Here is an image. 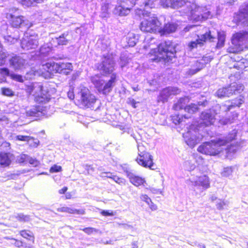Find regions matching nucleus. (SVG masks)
I'll list each match as a JSON object with an SVG mask.
<instances>
[{
	"instance_id": "nucleus-1",
	"label": "nucleus",
	"mask_w": 248,
	"mask_h": 248,
	"mask_svg": "<svg viewBox=\"0 0 248 248\" xmlns=\"http://www.w3.org/2000/svg\"><path fill=\"white\" fill-rule=\"evenodd\" d=\"M217 113L213 109L203 111L200 116V122L191 124L186 132L183 133V137L187 140H202L203 136L200 133L203 128L213 124L215 122Z\"/></svg>"
},
{
	"instance_id": "nucleus-2",
	"label": "nucleus",
	"mask_w": 248,
	"mask_h": 248,
	"mask_svg": "<svg viewBox=\"0 0 248 248\" xmlns=\"http://www.w3.org/2000/svg\"><path fill=\"white\" fill-rule=\"evenodd\" d=\"M173 9L182 8V10L187 15L190 20L194 22L202 21L208 18L210 12H203V8L187 0H174Z\"/></svg>"
},
{
	"instance_id": "nucleus-3",
	"label": "nucleus",
	"mask_w": 248,
	"mask_h": 248,
	"mask_svg": "<svg viewBox=\"0 0 248 248\" xmlns=\"http://www.w3.org/2000/svg\"><path fill=\"white\" fill-rule=\"evenodd\" d=\"M157 51L155 50L153 58L150 59L152 62H158L162 60L165 62H172L175 58V49L172 42L170 41L160 43L157 46Z\"/></svg>"
},
{
	"instance_id": "nucleus-4",
	"label": "nucleus",
	"mask_w": 248,
	"mask_h": 248,
	"mask_svg": "<svg viewBox=\"0 0 248 248\" xmlns=\"http://www.w3.org/2000/svg\"><path fill=\"white\" fill-rule=\"evenodd\" d=\"M139 14H142L144 19L140 25V30L150 33H155L160 31L161 23L154 14L146 10H139Z\"/></svg>"
},
{
	"instance_id": "nucleus-5",
	"label": "nucleus",
	"mask_w": 248,
	"mask_h": 248,
	"mask_svg": "<svg viewBox=\"0 0 248 248\" xmlns=\"http://www.w3.org/2000/svg\"><path fill=\"white\" fill-rule=\"evenodd\" d=\"M230 140H210L200 145L197 150L199 152L205 155H215L218 154L223 149L222 146L228 144ZM231 141L232 140H231Z\"/></svg>"
},
{
	"instance_id": "nucleus-6",
	"label": "nucleus",
	"mask_w": 248,
	"mask_h": 248,
	"mask_svg": "<svg viewBox=\"0 0 248 248\" xmlns=\"http://www.w3.org/2000/svg\"><path fill=\"white\" fill-rule=\"evenodd\" d=\"M116 79V74L114 73L111 75L110 79L106 83H105L104 80L98 75L92 77L91 78L92 82L98 92L105 95L108 94L112 91L115 85Z\"/></svg>"
},
{
	"instance_id": "nucleus-7",
	"label": "nucleus",
	"mask_w": 248,
	"mask_h": 248,
	"mask_svg": "<svg viewBox=\"0 0 248 248\" xmlns=\"http://www.w3.org/2000/svg\"><path fill=\"white\" fill-rule=\"evenodd\" d=\"M189 101V99L187 96L180 98L177 103L173 105V108L175 110L184 108L185 111L187 112L189 115H190L198 111V106L204 107L207 106L208 104V102L205 99H204L202 101H198L197 104H191L189 105L186 106V105Z\"/></svg>"
},
{
	"instance_id": "nucleus-8",
	"label": "nucleus",
	"mask_w": 248,
	"mask_h": 248,
	"mask_svg": "<svg viewBox=\"0 0 248 248\" xmlns=\"http://www.w3.org/2000/svg\"><path fill=\"white\" fill-rule=\"evenodd\" d=\"M43 69L49 73H58L68 75L73 70V65L69 62H47L42 65Z\"/></svg>"
},
{
	"instance_id": "nucleus-9",
	"label": "nucleus",
	"mask_w": 248,
	"mask_h": 248,
	"mask_svg": "<svg viewBox=\"0 0 248 248\" xmlns=\"http://www.w3.org/2000/svg\"><path fill=\"white\" fill-rule=\"evenodd\" d=\"M216 39V37L213 36L211 34V31H209L201 36L198 35V38L195 41H192L189 42L187 44L186 50L189 57H192L191 52L198 47H202L204 43L209 41L210 42H215Z\"/></svg>"
},
{
	"instance_id": "nucleus-10",
	"label": "nucleus",
	"mask_w": 248,
	"mask_h": 248,
	"mask_svg": "<svg viewBox=\"0 0 248 248\" xmlns=\"http://www.w3.org/2000/svg\"><path fill=\"white\" fill-rule=\"evenodd\" d=\"M7 18L9 19V23L15 28H19L22 31H26L31 26L29 21L25 16H16L12 14H8Z\"/></svg>"
},
{
	"instance_id": "nucleus-11",
	"label": "nucleus",
	"mask_w": 248,
	"mask_h": 248,
	"mask_svg": "<svg viewBox=\"0 0 248 248\" xmlns=\"http://www.w3.org/2000/svg\"><path fill=\"white\" fill-rule=\"evenodd\" d=\"M248 42V31H242L233 34L232 39V43L238 47L236 50L231 51L233 53L242 51L244 47L247 46Z\"/></svg>"
},
{
	"instance_id": "nucleus-12",
	"label": "nucleus",
	"mask_w": 248,
	"mask_h": 248,
	"mask_svg": "<svg viewBox=\"0 0 248 248\" xmlns=\"http://www.w3.org/2000/svg\"><path fill=\"white\" fill-rule=\"evenodd\" d=\"M243 86L233 83L229 87L219 89L216 92V95L218 98L229 97L233 94L240 93L243 90Z\"/></svg>"
},
{
	"instance_id": "nucleus-13",
	"label": "nucleus",
	"mask_w": 248,
	"mask_h": 248,
	"mask_svg": "<svg viewBox=\"0 0 248 248\" xmlns=\"http://www.w3.org/2000/svg\"><path fill=\"white\" fill-rule=\"evenodd\" d=\"M233 20L237 25L248 26V1L241 5L239 13L234 16Z\"/></svg>"
},
{
	"instance_id": "nucleus-14",
	"label": "nucleus",
	"mask_w": 248,
	"mask_h": 248,
	"mask_svg": "<svg viewBox=\"0 0 248 248\" xmlns=\"http://www.w3.org/2000/svg\"><path fill=\"white\" fill-rule=\"evenodd\" d=\"M80 95V101L81 105L87 108H92L96 102L95 96L90 93V91L84 88L82 89L79 93Z\"/></svg>"
},
{
	"instance_id": "nucleus-15",
	"label": "nucleus",
	"mask_w": 248,
	"mask_h": 248,
	"mask_svg": "<svg viewBox=\"0 0 248 248\" xmlns=\"http://www.w3.org/2000/svg\"><path fill=\"white\" fill-rule=\"evenodd\" d=\"M115 63L111 57L104 56L100 63L95 65L97 69L104 74H109L114 70Z\"/></svg>"
},
{
	"instance_id": "nucleus-16",
	"label": "nucleus",
	"mask_w": 248,
	"mask_h": 248,
	"mask_svg": "<svg viewBox=\"0 0 248 248\" xmlns=\"http://www.w3.org/2000/svg\"><path fill=\"white\" fill-rule=\"evenodd\" d=\"M189 185L193 187L194 191L199 189L202 191L210 187V181L209 177L205 175H202L198 177L197 180H189Z\"/></svg>"
},
{
	"instance_id": "nucleus-17",
	"label": "nucleus",
	"mask_w": 248,
	"mask_h": 248,
	"mask_svg": "<svg viewBox=\"0 0 248 248\" xmlns=\"http://www.w3.org/2000/svg\"><path fill=\"white\" fill-rule=\"evenodd\" d=\"M136 160L140 165L144 168L152 170L156 169L155 165L153 162V157L150 153H144L143 155H139Z\"/></svg>"
},
{
	"instance_id": "nucleus-18",
	"label": "nucleus",
	"mask_w": 248,
	"mask_h": 248,
	"mask_svg": "<svg viewBox=\"0 0 248 248\" xmlns=\"http://www.w3.org/2000/svg\"><path fill=\"white\" fill-rule=\"evenodd\" d=\"M130 5L129 2L126 3L125 0H117V5L113 10V13L119 16H127L130 12Z\"/></svg>"
},
{
	"instance_id": "nucleus-19",
	"label": "nucleus",
	"mask_w": 248,
	"mask_h": 248,
	"mask_svg": "<svg viewBox=\"0 0 248 248\" xmlns=\"http://www.w3.org/2000/svg\"><path fill=\"white\" fill-rule=\"evenodd\" d=\"M180 89L177 87H168L163 89L157 97L158 102L165 103L167 102L169 98L172 95H176L179 93Z\"/></svg>"
},
{
	"instance_id": "nucleus-20",
	"label": "nucleus",
	"mask_w": 248,
	"mask_h": 248,
	"mask_svg": "<svg viewBox=\"0 0 248 248\" xmlns=\"http://www.w3.org/2000/svg\"><path fill=\"white\" fill-rule=\"evenodd\" d=\"M37 36L31 35L29 37L26 36L21 41V47L25 50H29L36 48L38 46Z\"/></svg>"
},
{
	"instance_id": "nucleus-21",
	"label": "nucleus",
	"mask_w": 248,
	"mask_h": 248,
	"mask_svg": "<svg viewBox=\"0 0 248 248\" xmlns=\"http://www.w3.org/2000/svg\"><path fill=\"white\" fill-rule=\"evenodd\" d=\"M8 61L10 66L15 70H20L24 67L26 61L21 56L12 54L10 55Z\"/></svg>"
},
{
	"instance_id": "nucleus-22",
	"label": "nucleus",
	"mask_w": 248,
	"mask_h": 248,
	"mask_svg": "<svg viewBox=\"0 0 248 248\" xmlns=\"http://www.w3.org/2000/svg\"><path fill=\"white\" fill-rule=\"evenodd\" d=\"M46 111L40 106H33L26 110L27 116L31 117H40L45 114Z\"/></svg>"
},
{
	"instance_id": "nucleus-23",
	"label": "nucleus",
	"mask_w": 248,
	"mask_h": 248,
	"mask_svg": "<svg viewBox=\"0 0 248 248\" xmlns=\"http://www.w3.org/2000/svg\"><path fill=\"white\" fill-rule=\"evenodd\" d=\"M124 172L127 177L129 178L130 182L136 186L143 185L145 181L141 177L136 176L135 174L129 170H124Z\"/></svg>"
},
{
	"instance_id": "nucleus-24",
	"label": "nucleus",
	"mask_w": 248,
	"mask_h": 248,
	"mask_svg": "<svg viewBox=\"0 0 248 248\" xmlns=\"http://www.w3.org/2000/svg\"><path fill=\"white\" fill-rule=\"evenodd\" d=\"M206 62L204 59L197 61L192 65L191 67L187 71L186 73L188 75H193L203 68Z\"/></svg>"
},
{
	"instance_id": "nucleus-25",
	"label": "nucleus",
	"mask_w": 248,
	"mask_h": 248,
	"mask_svg": "<svg viewBox=\"0 0 248 248\" xmlns=\"http://www.w3.org/2000/svg\"><path fill=\"white\" fill-rule=\"evenodd\" d=\"M13 156V155L10 153H0V166L4 167L9 166L11 163Z\"/></svg>"
},
{
	"instance_id": "nucleus-26",
	"label": "nucleus",
	"mask_w": 248,
	"mask_h": 248,
	"mask_svg": "<svg viewBox=\"0 0 248 248\" xmlns=\"http://www.w3.org/2000/svg\"><path fill=\"white\" fill-rule=\"evenodd\" d=\"M68 33L64 32L58 37L53 38L51 40L52 44L54 46L61 45H66L68 43V40L66 38Z\"/></svg>"
},
{
	"instance_id": "nucleus-27",
	"label": "nucleus",
	"mask_w": 248,
	"mask_h": 248,
	"mask_svg": "<svg viewBox=\"0 0 248 248\" xmlns=\"http://www.w3.org/2000/svg\"><path fill=\"white\" fill-rule=\"evenodd\" d=\"M58 212H66L69 214L75 215H84L85 213V210L83 209H77L74 208L62 207L57 209Z\"/></svg>"
},
{
	"instance_id": "nucleus-28",
	"label": "nucleus",
	"mask_w": 248,
	"mask_h": 248,
	"mask_svg": "<svg viewBox=\"0 0 248 248\" xmlns=\"http://www.w3.org/2000/svg\"><path fill=\"white\" fill-rule=\"evenodd\" d=\"M177 29V25L173 23H168L165 24L164 27L160 28V32L163 34H168L174 32Z\"/></svg>"
},
{
	"instance_id": "nucleus-29",
	"label": "nucleus",
	"mask_w": 248,
	"mask_h": 248,
	"mask_svg": "<svg viewBox=\"0 0 248 248\" xmlns=\"http://www.w3.org/2000/svg\"><path fill=\"white\" fill-rule=\"evenodd\" d=\"M190 117V115H182L175 114L171 116V121L172 123L175 125L180 124L183 125L184 119H188Z\"/></svg>"
},
{
	"instance_id": "nucleus-30",
	"label": "nucleus",
	"mask_w": 248,
	"mask_h": 248,
	"mask_svg": "<svg viewBox=\"0 0 248 248\" xmlns=\"http://www.w3.org/2000/svg\"><path fill=\"white\" fill-rule=\"evenodd\" d=\"M137 146L139 155H143L144 153H148L146 150L149 148L148 147V144L146 140H140V142H137Z\"/></svg>"
},
{
	"instance_id": "nucleus-31",
	"label": "nucleus",
	"mask_w": 248,
	"mask_h": 248,
	"mask_svg": "<svg viewBox=\"0 0 248 248\" xmlns=\"http://www.w3.org/2000/svg\"><path fill=\"white\" fill-rule=\"evenodd\" d=\"M52 46H53V44L51 41L42 46L40 48V54L44 56L46 55L52 50Z\"/></svg>"
},
{
	"instance_id": "nucleus-32",
	"label": "nucleus",
	"mask_w": 248,
	"mask_h": 248,
	"mask_svg": "<svg viewBox=\"0 0 248 248\" xmlns=\"http://www.w3.org/2000/svg\"><path fill=\"white\" fill-rule=\"evenodd\" d=\"M35 100L39 103H46L48 102L50 100L49 95L47 93H41L40 94L35 96Z\"/></svg>"
},
{
	"instance_id": "nucleus-33",
	"label": "nucleus",
	"mask_w": 248,
	"mask_h": 248,
	"mask_svg": "<svg viewBox=\"0 0 248 248\" xmlns=\"http://www.w3.org/2000/svg\"><path fill=\"white\" fill-rule=\"evenodd\" d=\"M20 235L24 238L33 242L34 237L33 233L29 230H22L20 232Z\"/></svg>"
},
{
	"instance_id": "nucleus-34",
	"label": "nucleus",
	"mask_w": 248,
	"mask_h": 248,
	"mask_svg": "<svg viewBox=\"0 0 248 248\" xmlns=\"http://www.w3.org/2000/svg\"><path fill=\"white\" fill-rule=\"evenodd\" d=\"M225 41V35L224 33L221 32L217 33V43L216 45V48L217 49L222 47L224 45Z\"/></svg>"
},
{
	"instance_id": "nucleus-35",
	"label": "nucleus",
	"mask_w": 248,
	"mask_h": 248,
	"mask_svg": "<svg viewBox=\"0 0 248 248\" xmlns=\"http://www.w3.org/2000/svg\"><path fill=\"white\" fill-rule=\"evenodd\" d=\"M16 1L24 6L29 7L33 5L34 2L41 3L43 0H16Z\"/></svg>"
},
{
	"instance_id": "nucleus-36",
	"label": "nucleus",
	"mask_w": 248,
	"mask_h": 248,
	"mask_svg": "<svg viewBox=\"0 0 248 248\" xmlns=\"http://www.w3.org/2000/svg\"><path fill=\"white\" fill-rule=\"evenodd\" d=\"M244 102L243 98L240 97L238 98H236V99L232 101L231 105H229L228 107V110H230L232 108L235 107H240V106Z\"/></svg>"
},
{
	"instance_id": "nucleus-37",
	"label": "nucleus",
	"mask_w": 248,
	"mask_h": 248,
	"mask_svg": "<svg viewBox=\"0 0 248 248\" xmlns=\"http://www.w3.org/2000/svg\"><path fill=\"white\" fill-rule=\"evenodd\" d=\"M234 67L238 69H242L248 66V61L245 59H241L234 64Z\"/></svg>"
},
{
	"instance_id": "nucleus-38",
	"label": "nucleus",
	"mask_w": 248,
	"mask_h": 248,
	"mask_svg": "<svg viewBox=\"0 0 248 248\" xmlns=\"http://www.w3.org/2000/svg\"><path fill=\"white\" fill-rule=\"evenodd\" d=\"M16 218L21 222H28L31 220V216L24 215L23 213H18L15 216Z\"/></svg>"
},
{
	"instance_id": "nucleus-39",
	"label": "nucleus",
	"mask_w": 248,
	"mask_h": 248,
	"mask_svg": "<svg viewBox=\"0 0 248 248\" xmlns=\"http://www.w3.org/2000/svg\"><path fill=\"white\" fill-rule=\"evenodd\" d=\"M240 132L238 130L234 129L232 130L228 135L226 140H236L240 136Z\"/></svg>"
},
{
	"instance_id": "nucleus-40",
	"label": "nucleus",
	"mask_w": 248,
	"mask_h": 248,
	"mask_svg": "<svg viewBox=\"0 0 248 248\" xmlns=\"http://www.w3.org/2000/svg\"><path fill=\"white\" fill-rule=\"evenodd\" d=\"M10 55H8L5 53V52L3 51L2 47L0 49V65H2L5 64L6 60L8 61Z\"/></svg>"
},
{
	"instance_id": "nucleus-41",
	"label": "nucleus",
	"mask_w": 248,
	"mask_h": 248,
	"mask_svg": "<svg viewBox=\"0 0 248 248\" xmlns=\"http://www.w3.org/2000/svg\"><path fill=\"white\" fill-rule=\"evenodd\" d=\"M138 39L135 34L130 33L128 34L127 43L130 46H134L137 42Z\"/></svg>"
},
{
	"instance_id": "nucleus-42",
	"label": "nucleus",
	"mask_w": 248,
	"mask_h": 248,
	"mask_svg": "<svg viewBox=\"0 0 248 248\" xmlns=\"http://www.w3.org/2000/svg\"><path fill=\"white\" fill-rule=\"evenodd\" d=\"M158 0H147L143 3L145 8L148 9V8H155L158 3Z\"/></svg>"
},
{
	"instance_id": "nucleus-43",
	"label": "nucleus",
	"mask_w": 248,
	"mask_h": 248,
	"mask_svg": "<svg viewBox=\"0 0 248 248\" xmlns=\"http://www.w3.org/2000/svg\"><path fill=\"white\" fill-rule=\"evenodd\" d=\"M1 92L2 95L8 97H12L15 95V92L9 88H1Z\"/></svg>"
},
{
	"instance_id": "nucleus-44",
	"label": "nucleus",
	"mask_w": 248,
	"mask_h": 248,
	"mask_svg": "<svg viewBox=\"0 0 248 248\" xmlns=\"http://www.w3.org/2000/svg\"><path fill=\"white\" fill-rule=\"evenodd\" d=\"M161 5L164 8L170 7L173 8L174 0H161Z\"/></svg>"
},
{
	"instance_id": "nucleus-45",
	"label": "nucleus",
	"mask_w": 248,
	"mask_h": 248,
	"mask_svg": "<svg viewBox=\"0 0 248 248\" xmlns=\"http://www.w3.org/2000/svg\"><path fill=\"white\" fill-rule=\"evenodd\" d=\"M232 167H227L224 168L221 174L223 176L228 177L232 174Z\"/></svg>"
},
{
	"instance_id": "nucleus-46",
	"label": "nucleus",
	"mask_w": 248,
	"mask_h": 248,
	"mask_svg": "<svg viewBox=\"0 0 248 248\" xmlns=\"http://www.w3.org/2000/svg\"><path fill=\"white\" fill-rule=\"evenodd\" d=\"M29 156L25 154H21L18 156L16 161L19 163H23L26 161H28Z\"/></svg>"
},
{
	"instance_id": "nucleus-47",
	"label": "nucleus",
	"mask_w": 248,
	"mask_h": 248,
	"mask_svg": "<svg viewBox=\"0 0 248 248\" xmlns=\"http://www.w3.org/2000/svg\"><path fill=\"white\" fill-rule=\"evenodd\" d=\"M226 203L224 201L220 199H218L217 201V208L218 210H222L224 209V206H225Z\"/></svg>"
},
{
	"instance_id": "nucleus-48",
	"label": "nucleus",
	"mask_w": 248,
	"mask_h": 248,
	"mask_svg": "<svg viewBox=\"0 0 248 248\" xmlns=\"http://www.w3.org/2000/svg\"><path fill=\"white\" fill-rule=\"evenodd\" d=\"M100 213L102 215L106 217L113 216L114 215L113 211L110 210H102Z\"/></svg>"
},
{
	"instance_id": "nucleus-49",
	"label": "nucleus",
	"mask_w": 248,
	"mask_h": 248,
	"mask_svg": "<svg viewBox=\"0 0 248 248\" xmlns=\"http://www.w3.org/2000/svg\"><path fill=\"white\" fill-rule=\"evenodd\" d=\"M141 201L145 202L147 204L151 202V199L146 194H141L140 196Z\"/></svg>"
},
{
	"instance_id": "nucleus-50",
	"label": "nucleus",
	"mask_w": 248,
	"mask_h": 248,
	"mask_svg": "<svg viewBox=\"0 0 248 248\" xmlns=\"http://www.w3.org/2000/svg\"><path fill=\"white\" fill-rule=\"evenodd\" d=\"M28 161L30 164L33 165L34 167L37 166L39 164V162L36 158H33L32 157H30L29 156L28 159Z\"/></svg>"
},
{
	"instance_id": "nucleus-51",
	"label": "nucleus",
	"mask_w": 248,
	"mask_h": 248,
	"mask_svg": "<svg viewBox=\"0 0 248 248\" xmlns=\"http://www.w3.org/2000/svg\"><path fill=\"white\" fill-rule=\"evenodd\" d=\"M120 60V65L121 67L123 68L124 66H125L126 65V64H127L128 60L127 58L123 57H121Z\"/></svg>"
},
{
	"instance_id": "nucleus-52",
	"label": "nucleus",
	"mask_w": 248,
	"mask_h": 248,
	"mask_svg": "<svg viewBox=\"0 0 248 248\" xmlns=\"http://www.w3.org/2000/svg\"><path fill=\"white\" fill-rule=\"evenodd\" d=\"M80 230H82L84 232L88 234H91L93 233V232H96V230L95 229L91 227L85 228Z\"/></svg>"
},
{
	"instance_id": "nucleus-53",
	"label": "nucleus",
	"mask_w": 248,
	"mask_h": 248,
	"mask_svg": "<svg viewBox=\"0 0 248 248\" xmlns=\"http://www.w3.org/2000/svg\"><path fill=\"white\" fill-rule=\"evenodd\" d=\"M62 170V167L60 166L55 165L51 167L50 169V172H59Z\"/></svg>"
},
{
	"instance_id": "nucleus-54",
	"label": "nucleus",
	"mask_w": 248,
	"mask_h": 248,
	"mask_svg": "<svg viewBox=\"0 0 248 248\" xmlns=\"http://www.w3.org/2000/svg\"><path fill=\"white\" fill-rule=\"evenodd\" d=\"M113 180L119 184L122 185L124 183V180L117 176H113Z\"/></svg>"
},
{
	"instance_id": "nucleus-55",
	"label": "nucleus",
	"mask_w": 248,
	"mask_h": 248,
	"mask_svg": "<svg viewBox=\"0 0 248 248\" xmlns=\"http://www.w3.org/2000/svg\"><path fill=\"white\" fill-rule=\"evenodd\" d=\"M0 74L4 76H9L10 75L9 70L7 68H0Z\"/></svg>"
},
{
	"instance_id": "nucleus-56",
	"label": "nucleus",
	"mask_w": 248,
	"mask_h": 248,
	"mask_svg": "<svg viewBox=\"0 0 248 248\" xmlns=\"http://www.w3.org/2000/svg\"><path fill=\"white\" fill-rule=\"evenodd\" d=\"M226 150H227V152L234 153L237 151V147L236 146L228 144Z\"/></svg>"
},
{
	"instance_id": "nucleus-57",
	"label": "nucleus",
	"mask_w": 248,
	"mask_h": 248,
	"mask_svg": "<svg viewBox=\"0 0 248 248\" xmlns=\"http://www.w3.org/2000/svg\"><path fill=\"white\" fill-rule=\"evenodd\" d=\"M219 123L223 125H226L229 123H231L230 119L228 118H223L219 120Z\"/></svg>"
},
{
	"instance_id": "nucleus-58",
	"label": "nucleus",
	"mask_w": 248,
	"mask_h": 248,
	"mask_svg": "<svg viewBox=\"0 0 248 248\" xmlns=\"http://www.w3.org/2000/svg\"><path fill=\"white\" fill-rule=\"evenodd\" d=\"M12 77L14 79H15L17 81L21 82H23V79L22 77L19 75L14 74V75H13Z\"/></svg>"
},
{
	"instance_id": "nucleus-59",
	"label": "nucleus",
	"mask_w": 248,
	"mask_h": 248,
	"mask_svg": "<svg viewBox=\"0 0 248 248\" xmlns=\"http://www.w3.org/2000/svg\"><path fill=\"white\" fill-rule=\"evenodd\" d=\"M196 141V140H185V142L188 146L191 148H193L194 147L196 144L195 142Z\"/></svg>"
},
{
	"instance_id": "nucleus-60",
	"label": "nucleus",
	"mask_w": 248,
	"mask_h": 248,
	"mask_svg": "<svg viewBox=\"0 0 248 248\" xmlns=\"http://www.w3.org/2000/svg\"><path fill=\"white\" fill-rule=\"evenodd\" d=\"M12 240H13L14 241V243H13V244L16 247L20 248L21 247V246H22V241L14 238H12Z\"/></svg>"
},
{
	"instance_id": "nucleus-61",
	"label": "nucleus",
	"mask_w": 248,
	"mask_h": 248,
	"mask_svg": "<svg viewBox=\"0 0 248 248\" xmlns=\"http://www.w3.org/2000/svg\"><path fill=\"white\" fill-rule=\"evenodd\" d=\"M126 3L129 2L130 5L132 7L133 5L138 4V2L139 0H125Z\"/></svg>"
},
{
	"instance_id": "nucleus-62",
	"label": "nucleus",
	"mask_w": 248,
	"mask_h": 248,
	"mask_svg": "<svg viewBox=\"0 0 248 248\" xmlns=\"http://www.w3.org/2000/svg\"><path fill=\"white\" fill-rule=\"evenodd\" d=\"M151 209L153 211L156 210L157 209V206L152 201H151V202L150 203V204H148Z\"/></svg>"
},
{
	"instance_id": "nucleus-63",
	"label": "nucleus",
	"mask_w": 248,
	"mask_h": 248,
	"mask_svg": "<svg viewBox=\"0 0 248 248\" xmlns=\"http://www.w3.org/2000/svg\"><path fill=\"white\" fill-rule=\"evenodd\" d=\"M10 144L7 142L6 140H5L4 141H3L2 144H1V147H6V148H9L10 147Z\"/></svg>"
},
{
	"instance_id": "nucleus-64",
	"label": "nucleus",
	"mask_w": 248,
	"mask_h": 248,
	"mask_svg": "<svg viewBox=\"0 0 248 248\" xmlns=\"http://www.w3.org/2000/svg\"><path fill=\"white\" fill-rule=\"evenodd\" d=\"M3 37L5 40H7L8 42H12V41L11 40H14V38H12L11 36V35H7V36L4 35Z\"/></svg>"
}]
</instances>
